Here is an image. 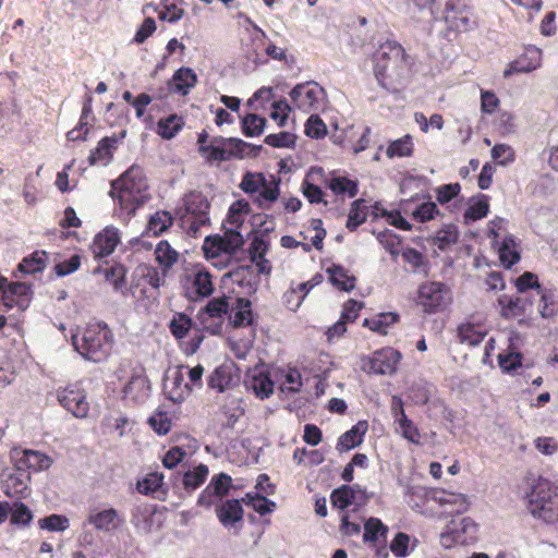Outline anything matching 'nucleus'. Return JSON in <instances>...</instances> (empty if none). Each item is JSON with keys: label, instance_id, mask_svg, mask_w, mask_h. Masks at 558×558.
Masks as SVG:
<instances>
[{"label": "nucleus", "instance_id": "338daca9", "mask_svg": "<svg viewBox=\"0 0 558 558\" xmlns=\"http://www.w3.org/2000/svg\"><path fill=\"white\" fill-rule=\"evenodd\" d=\"M270 248V243L264 236L255 235L248 246V256L251 260H257L265 257Z\"/></svg>", "mask_w": 558, "mask_h": 558}, {"label": "nucleus", "instance_id": "a18cd8bd", "mask_svg": "<svg viewBox=\"0 0 558 558\" xmlns=\"http://www.w3.org/2000/svg\"><path fill=\"white\" fill-rule=\"evenodd\" d=\"M459 240V231L454 225H446L439 229L433 238V244L440 251H445Z\"/></svg>", "mask_w": 558, "mask_h": 558}, {"label": "nucleus", "instance_id": "8fccbe9b", "mask_svg": "<svg viewBox=\"0 0 558 558\" xmlns=\"http://www.w3.org/2000/svg\"><path fill=\"white\" fill-rule=\"evenodd\" d=\"M173 223V217L170 211L158 210L150 216L147 230L154 235H159L167 231Z\"/></svg>", "mask_w": 558, "mask_h": 558}, {"label": "nucleus", "instance_id": "cd10ccee", "mask_svg": "<svg viewBox=\"0 0 558 558\" xmlns=\"http://www.w3.org/2000/svg\"><path fill=\"white\" fill-rule=\"evenodd\" d=\"M367 429V422L359 421L355 425H353L349 430L339 437L337 442V450L339 452H344L360 446L364 440V436Z\"/></svg>", "mask_w": 558, "mask_h": 558}, {"label": "nucleus", "instance_id": "37998d69", "mask_svg": "<svg viewBox=\"0 0 558 558\" xmlns=\"http://www.w3.org/2000/svg\"><path fill=\"white\" fill-rule=\"evenodd\" d=\"M414 151L413 138L407 134L389 143L386 155L388 158L411 157Z\"/></svg>", "mask_w": 558, "mask_h": 558}, {"label": "nucleus", "instance_id": "aec40b11", "mask_svg": "<svg viewBox=\"0 0 558 558\" xmlns=\"http://www.w3.org/2000/svg\"><path fill=\"white\" fill-rule=\"evenodd\" d=\"M542 56L543 52L539 48L532 45L525 47L523 52L504 70V77L535 71L542 65Z\"/></svg>", "mask_w": 558, "mask_h": 558}, {"label": "nucleus", "instance_id": "2f4dec72", "mask_svg": "<svg viewBox=\"0 0 558 558\" xmlns=\"http://www.w3.org/2000/svg\"><path fill=\"white\" fill-rule=\"evenodd\" d=\"M154 254L155 259L162 271V276H167L169 270L178 263L179 259V253L167 240H161L156 245Z\"/></svg>", "mask_w": 558, "mask_h": 558}, {"label": "nucleus", "instance_id": "423d86ee", "mask_svg": "<svg viewBox=\"0 0 558 558\" xmlns=\"http://www.w3.org/2000/svg\"><path fill=\"white\" fill-rule=\"evenodd\" d=\"M183 205L177 210L181 227L190 235L196 236L202 227L210 225V203L207 197L198 191L186 193L182 199Z\"/></svg>", "mask_w": 558, "mask_h": 558}, {"label": "nucleus", "instance_id": "bb28decb", "mask_svg": "<svg viewBox=\"0 0 558 558\" xmlns=\"http://www.w3.org/2000/svg\"><path fill=\"white\" fill-rule=\"evenodd\" d=\"M499 306V315L505 319H514L524 315L527 305L526 299L519 295L502 294L497 300Z\"/></svg>", "mask_w": 558, "mask_h": 558}, {"label": "nucleus", "instance_id": "58836bf2", "mask_svg": "<svg viewBox=\"0 0 558 558\" xmlns=\"http://www.w3.org/2000/svg\"><path fill=\"white\" fill-rule=\"evenodd\" d=\"M367 215L368 207L366 206V202L363 198L353 201L348 214L347 229L351 232L355 231L366 221Z\"/></svg>", "mask_w": 558, "mask_h": 558}, {"label": "nucleus", "instance_id": "6e6552de", "mask_svg": "<svg viewBox=\"0 0 558 558\" xmlns=\"http://www.w3.org/2000/svg\"><path fill=\"white\" fill-rule=\"evenodd\" d=\"M402 354L399 350L385 347L371 355L360 357V368L368 375H393L397 373Z\"/></svg>", "mask_w": 558, "mask_h": 558}, {"label": "nucleus", "instance_id": "de8ad7c7", "mask_svg": "<svg viewBox=\"0 0 558 558\" xmlns=\"http://www.w3.org/2000/svg\"><path fill=\"white\" fill-rule=\"evenodd\" d=\"M9 514L10 523L21 527L28 526L34 518L32 510L22 501L13 502Z\"/></svg>", "mask_w": 558, "mask_h": 558}, {"label": "nucleus", "instance_id": "b1692460", "mask_svg": "<svg viewBox=\"0 0 558 558\" xmlns=\"http://www.w3.org/2000/svg\"><path fill=\"white\" fill-rule=\"evenodd\" d=\"M119 242L118 230L107 227L94 238L90 250L95 258L107 257L114 252Z\"/></svg>", "mask_w": 558, "mask_h": 558}, {"label": "nucleus", "instance_id": "49530a36", "mask_svg": "<svg viewBox=\"0 0 558 558\" xmlns=\"http://www.w3.org/2000/svg\"><path fill=\"white\" fill-rule=\"evenodd\" d=\"M489 211L488 196L481 194L476 201L472 202L464 211L465 222L477 221L487 216Z\"/></svg>", "mask_w": 558, "mask_h": 558}, {"label": "nucleus", "instance_id": "6ab92c4d", "mask_svg": "<svg viewBox=\"0 0 558 558\" xmlns=\"http://www.w3.org/2000/svg\"><path fill=\"white\" fill-rule=\"evenodd\" d=\"M31 288L25 282L12 281L8 278L0 277V300L7 310L14 306L22 307L23 303L28 300Z\"/></svg>", "mask_w": 558, "mask_h": 558}, {"label": "nucleus", "instance_id": "79ce46f5", "mask_svg": "<svg viewBox=\"0 0 558 558\" xmlns=\"http://www.w3.org/2000/svg\"><path fill=\"white\" fill-rule=\"evenodd\" d=\"M274 386L269 374L265 372H258L252 375L248 381L250 389H252L259 399L269 398L274 392Z\"/></svg>", "mask_w": 558, "mask_h": 558}, {"label": "nucleus", "instance_id": "ddd939ff", "mask_svg": "<svg viewBox=\"0 0 558 558\" xmlns=\"http://www.w3.org/2000/svg\"><path fill=\"white\" fill-rule=\"evenodd\" d=\"M165 277L161 269L150 265H141L134 271L129 290L134 298H148V288L157 292L163 283Z\"/></svg>", "mask_w": 558, "mask_h": 558}, {"label": "nucleus", "instance_id": "e433bc0d", "mask_svg": "<svg viewBox=\"0 0 558 558\" xmlns=\"http://www.w3.org/2000/svg\"><path fill=\"white\" fill-rule=\"evenodd\" d=\"M388 526L380 519L369 518L364 523L363 541L366 544H377L379 541H386Z\"/></svg>", "mask_w": 558, "mask_h": 558}, {"label": "nucleus", "instance_id": "bf43d9fd", "mask_svg": "<svg viewBox=\"0 0 558 558\" xmlns=\"http://www.w3.org/2000/svg\"><path fill=\"white\" fill-rule=\"evenodd\" d=\"M266 183V178L260 172H246L241 181L240 187L247 194L257 193Z\"/></svg>", "mask_w": 558, "mask_h": 558}, {"label": "nucleus", "instance_id": "052dcab7", "mask_svg": "<svg viewBox=\"0 0 558 558\" xmlns=\"http://www.w3.org/2000/svg\"><path fill=\"white\" fill-rule=\"evenodd\" d=\"M182 0H161L163 11L159 14L160 20H167L169 23H177L182 19L184 10L179 7Z\"/></svg>", "mask_w": 558, "mask_h": 558}, {"label": "nucleus", "instance_id": "412c9836", "mask_svg": "<svg viewBox=\"0 0 558 558\" xmlns=\"http://www.w3.org/2000/svg\"><path fill=\"white\" fill-rule=\"evenodd\" d=\"M228 319L233 328H245L257 325V316L252 308V301L247 298H236L230 306Z\"/></svg>", "mask_w": 558, "mask_h": 558}, {"label": "nucleus", "instance_id": "7c9ffc66", "mask_svg": "<svg viewBox=\"0 0 558 558\" xmlns=\"http://www.w3.org/2000/svg\"><path fill=\"white\" fill-rule=\"evenodd\" d=\"M149 383L145 376L134 375L123 388L125 399L135 403H143L149 395Z\"/></svg>", "mask_w": 558, "mask_h": 558}, {"label": "nucleus", "instance_id": "c85d7f7f", "mask_svg": "<svg viewBox=\"0 0 558 558\" xmlns=\"http://www.w3.org/2000/svg\"><path fill=\"white\" fill-rule=\"evenodd\" d=\"M89 524L96 530L110 532L116 530L122 522L118 512L113 508L101 511H92L87 518Z\"/></svg>", "mask_w": 558, "mask_h": 558}, {"label": "nucleus", "instance_id": "5fc2aeb1", "mask_svg": "<svg viewBox=\"0 0 558 558\" xmlns=\"http://www.w3.org/2000/svg\"><path fill=\"white\" fill-rule=\"evenodd\" d=\"M241 124L242 133L246 137H254L263 133L266 119L255 113H247L242 118Z\"/></svg>", "mask_w": 558, "mask_h": 558}, {"label": "nucleus", "instance_id": "69168bd1", "mask_svg": "<svg viewBox=\"0 0 558 558\" xmlns=\"http://www.w3.org/2000/svg\"><path fill=\"white\" fill-rule=\"evenodd\" d=\"M460 192V183L442 184L435 189V196L439 204L445 205L456 198Z\"/></svg>", "mask_w": 558, "mask_h": 558}, {"label": "nucleus", "instance_id": "393cba45", "mask_svg": "<svg viewBox=\"0 0 558 558\" xmlns=\"http://www.w3.org/2000/svg\"><path fill=\"white\" fill-rule=\"evenodd\" d=\"M31 475L23 471H19L9 474L3 483V492L10 498L23 499L29 496Z\"/></svg>", "mask_w": 558, "mask_h": 558}, {"label": "nucleus", "instance_id": "a19ab883", "mask_svg": "<svg viewBox=\"0 0 558 558\" xmlns=\"http://www.w3.org/2000/svg\"><path fill=\"white\" fill-rule=\"evenodd\" d=\"M330 282L342 291H351L355 288V278L348 274L343 266L332 265L327 269Z\"/></svg>", "mask_w": 558, "mask_h": 558}, {"label": "nucleus", "instance_id": "20e7f679", "mask_svg": "<svg viewBox=\"0 0 558 558\" xmlns=\"http://www.w3.org/2000/svg\"><path fill=\"white\" fill-rule=\"evenodd\" d=\"M529 513L545 524L558 522V487L539 476L525 495Z\"/></svg>", "mask_w": 558, "mask_h": 558}, {"label": "nucleus", "instance_id": "473e14b6", "mask_svg": "<svg viewBox=\"0 0 558 558\" xmlns=\"http://www.w3.org/2000/svg\"><path fill=\"white\" fill-rule=\"evenodd\" d=\"M400 320V316L395 312H384L369 318H365L363 326L379 335H387L389 328Z\"/></svg>", "mask_w": 558, "mask_h": 558}, {"label": "nucleus", "instance_id": "39448f33", "mask_svg": "<svg viewBox=\"0 0 558 558\" xmlns=\"http://www.w3.org/2000/svg\"><path fill=\"white\" fill-rule=\"evenodd\" d=\"M432 11L450 31L462 33L476 26L474 12L468 0H433Z\"/></svg>", "mask_w": 558, "mask_h": 558}, {"label": "nucleus", "instance_id": "4d7b16f0", "mask_svg": "<svg viewBox=\"0 0 558 558\" xmlns=\"http://www.w3.org/2000/svg\"><path fill=\"white\" fill-rule=\"evenodd\" d=\"M439 215L440 210L438 209L436 203L430 201L420 204L411 211L412 219L422 223L430 221Z\"/></svg>", "mask_w": 558, "mask_h": 558}, {"label": "nucleus", "instance_id": "9d476101", "mask_svg": "<svg viewBox=\"0 0 558 558\" xmlns=\"http://www.w3.org/2000/svg\"><path fill=\"white\" fill-rule=\"evenodd\" d=\"M248 144L235 137L216 136L207 147H202L201 155L208 162L228 161L232 158H243Z\"/></svg>", "mask_w": 558, "mask_h": 558}, {"label": "nucleus", "instance_id": "7ed1b4c3", "mask_svg": "<svg viewBox=\"0 0 558 558\" xmlns=\"http://www.w3.org/2000/svg\"><path fill=\"white\" fill-rule=\"evenodd\" d=\"M72 343L85 360L101 363L112 352L114 335L106 323H89L82 332L72 336Z\"/></svg>", "mask_w": 558, "mask_h": 558}, {"label": "nucleus", "instance_id": "774afa93", "mask_svg": "<svg viewBox=\"0 0 558 558\" xmlns=\"http://www.w3.org/2000/svg\"><path fill=\"white\" fill-rule=\"evenodd\" d=\"M305 134L312 138H322L327 134L325 122L317 114H312L305 123Z\"/></svg>", "mask_w": 558, "mask_h": 558}, {"label": "nucleus", "instance_id": "f03ea898", "mask_svg": "<svg viewBox=\"0 0 558 558\" xmlns=\"http://www.w3.org/2000/svg\"><path fill=\"white\" fill-rule=\"evenodd\" d=\"M373 61L375 77L386 89L401 84L411 68L409 54L396 40H387L381 44L374 53Z\"/></svg>", "mask_w": 558, "mask_h": 558}, {"label": "nucleus", "instance_id": "f257e3e1", "mask_svg": "<svg viewBox=\"0 0 558 558\" xmlns=\"http://www.w3.org/2000/svg\"><path fill=\"white\" fill-rule=\"evenodd\" d=\"M147 180L140 167H131L111 183L110 196L116 203L114 211L124 221L130 220L148 199Z\"/></svg>", "mask_w": 558, "mask_h": 558}, {"label": "nucleus", "instance_id": "3c124183", "mask_svg": "<svg viewBox=\"0 0 558 558\" xmlns=\"http://www.w3.org/2000/svg\"><path fill=\"white\" fill-rule=\"evenodd\" d=\"M303 386L302 376L296 367H289L281 376L280 390L284 393H296Z\"/></svg>", "mask_w": 558, "mask_h": 558}, {"label": "nucleus", "instance_id": "13d9d810", "mask_svg": "<svg viewBox=\"0 0 558 558\" xmlns=\"http://www.w3.org/2000/svg\"><path fill=\"white\" fill-rule=\"evenodd\" d=\"M498 364L504 373H511L522 366L520 352L506 351L498 354Z\"/></svg>", "mask_w": 558, "mask_h": 558}, {"label": "nucleus", "instance_id": "9b49d317", "mask_svg": "<svg viewBox=\"0 0 558 558\" xmlns=\"http://www.w3.org/2000/svg\"><path fill=\"white\" fill-rule=\"evenodd\" d=\"M450 302V291L445 283L426 281L418 287L416 303L425 313L441 312Z\"/></svg>", "mask_w": 558, "mask_h": 558}, {"label": "nucleus", "instance_id": "680f3d73", "mask_svg": "<svg viewBox=\"0 0 558 558\" xmlns=\"http://www.w3.org/2000/svg\"><path fill=\"white\" fill-rule=\"evenodd\" d=\"M163 475L157 472L147 474L137 482V490L143 495L156 493L162 485Z\"/></svg>", "mask_w": 558, "mask_h": 558}, {"label": "nucleus", "instance_id": "f3484780", "mask_svg": "<svg viewBox=\"0 0 558 558\" xmlns=\"http://www.w3.org/2000/svg\"><path fill=\"white\" fill-rule=\"evenodd\" d=\"M232 482V477L227 473L221 472L213 475L208 485L199 494L197 505L209 508L216 505L217 500L222 501L229 495Z\"/></svg>", "mask_w": 558, "mask_h": 558}, {"label": "nucleus", "instance_id": "4be33fe9", "mask_svg": "<svg viewBox=\"0 0 558 558\" xmlns=\"http://www.w3.org/2000/svg\"><path fill=\"white\" fill-rule=\"evenodd\" d=\"M391 413L395 417V422L399 424V430L407 440L412 444H421V434L417 426L408 418L401 398L393 397L391 403Z\"/></svg>", "mask_w": 558, "mask_h": 558}, {"label": "nucleus", "instance_id": "0eeeda50", "mask_svg": "<svg viewBox=\"0 0 558 558\" xmlns=\"http://www.w3.org/2000/svg\"><path fill=\"white\" fill-rule=\"evenodd\" d=\"M244 244L243 235L236 229H228L223 235H208L204 240L203 251L205 257L213 262L218 268L228 266L233 254H235Z\"/></svg>", "mask_w": 558, "mask_h": 558}, {"label": "nucleus", "instance_id": "72a5a7b5", "mask_svg": "<svg viewBox=\"0 0 558 558\" xmlns=\"http://www.w3.org/2000/svg\"><path fill=\"white\" fill-rule=\"evenodd\" d=\"M487 331L480 323H463L458 327V337L461 343L477 345L485 338Z\"/></svg>", "mask_w": 558, "mask_h": 558}, {"label": "nucleus", "instance_id": "f704fd0d", "mask_svg": "<svg viewBox=\"0 0 558 558\" xmlns=\"http://www.w3.org/2000/svg\"><path fill=\"white\" fill-rule=\"evenodd\" d=\"M357 494H362V490L355 486L342 485L331 492L330 502L332 507L343 511L354 504Z\"/></svg>", "mask_w": 558, "mask_h": 558}, {"label": "nucleus", "instance_id": "864d4df0", "mask_svg": "<svg viewBox=\"0 0 558 558\" xmlns=\"http://www.w3.org/2000/svg\"><path fill=\"white\" fill-rule=\"evenodd\" d=\"M539 314L543 318H551L558 312V294L554 290L539 291Z\"/></svg>", "mask_w": 558, "mask_h": 558}, {"label": "nucleus", "instance_id": "ea45409f", "mask_svg": "<svg viewBox=\"0 0 558 558\" xmlns=\"http://www.w3.org/2000/svg\"><path fill=\"white\" fill-rule=\"evenodd\" d=\"M119 138L117 136H106L98 142V145L89 154L90 165L108 160L112 157V151L117 148Z\"/></svg>", "mask_w": 558, "mask_h": 558}, {"label": "nucleus", "instance_id": "dca6fc26", "mask_svg": "<svg viewBox=\"0 0 558 558\" xmlns=\"http://www.w3.org/2000/svg\"><path fill=\"white\" fill-rule=\"evenodd\" d=\"M59 403L73 416L84 418L89 412V402L84 389L76 385L60 388L57 392Z\"/></svg>", "mask_w": 558, "mask_h": 558}, {"label": "nucleus", "instance_id": "f8f14e48", "mask_svg": "<svg viewBox=\"0 0 558 558\" xmlns=\"http://www.w3.org/2000/svg\"><path fill=\"white\" fill-rule=\"evenodd\" d=\"M230 303L226 295L211 299L205 307L197 313V320L202 329L210 335H220L223 317L229 314Z\"/></svg>", "mask_w": 558, "mask_h": 558}, {"label": "nucleus", "instance_id": "603ef678", "mask_svg": "<svg viewBox=\"0 0 558 558\" xmlns=\"http://www.w3.org/2000/svg\"><path fill=\"white\" fill-rule=\"evenodd\" d=\"M192 326V318L184 313H174L169 323V329L175 339L185 338Z\"/></svg>", "mask_w": 558, "mask_h": 558}, {"label": "nucleus", "instance_id": "c756f323", "mask_svg": "<svg viewBox=\"0 0 558 558\" xmlns=\"http://www.w3.org/2000/svg\"><path fill=\"white\" fill-rule=\"evenodd\" d=\"M196 83L197 75L194 70L182 66L173 73L172 78L169 82V87L171 90L185 96L196 85Z\"/></svg>", "mask_w": 558, "mask_h": 558}, {"label": "nucleus", "instance_id": "a878e982", "mask_svg": "<svg viewBox=\"0 0 558 558\" xmlns=\"http://www.w3.org/2000/svg\"><path fill=\"white\" fill-rule=\"evenodd\" d=\"M494 243L497 245L499 260L505 268L510 269L521 258V254L518 248L519 244L512 235H506L501 242L497 241L498 234L496 232H494Z\"/></svg>", "mask_w": 558, "mask_h": 558}, {"label": "nucleus", "instance_id": "c9c22d12", "mask_svg": "<svg viewBox=\"0 0 558 558\" xmlns=\"http://www.w3.org/2000/svg\"><path fill=\"white\" fill-rule=\"evenodd\" d=\"M183 117L175 113L161 118L157 123V134L163 140L173 138L184 126Z\"/></svg>", "mask_w": 558, "mask_h": 558}, {"label": "nucleus", "instance_id": "6e6d98bb", "mask_svg": "<svg viewBox=\"0 0 558 558\" xmlns=\"http://www.w3.org/2000/svg\"><path fill=\"white\" fill-rule=\"evenodd\" d=\"M279 194L278 184L271 185L266 181L265 185H263L258 191V195L255 197L254 203H256L262 209H269L271 203L278 199Z\"/></svg>", "mask_w": 558, "mask_h": 558}, {"label": "nucleus", "instance_id": "4468645a", "mask_svg": "<svg viewBox=\"0 0 558 558\" xmlns=\"http://www.w3.org/2000/svg\"><path fill=\"white\" fill-rule=\"evenodd\" d=\"M10 458L15 469L25 473L48 470L52 459L38 450L13 448Z\"/></svg>", "mask_w": 558, "mask_h": 558}, {"label": "nucleus", "instance_id": "c03bdc74", "mask_svg": "<svg viewBox=\"0 0 558 558\" xmlns=\"http://www.w3.org/2000/svg\"><path fill=\"white\" fill-rule=\"evenodd\" d=\"M209 474L207 465L201 463L193 470H189L183 474L182 484L185 490L193 492L204 484Z\"/></svg>", "mask_w": 558, "mask_h": 558}, {"label": "nucleus", "instance_id": "4c0bfd02", "mask_svg": "<svg viewBox=\"0 0 558 558\" xmlns=\"http://www.w3.org/2000/svg\"><path fill=\"white\" fill-rule=\"evenodd\" d=\"M48 254L45 251H35L24 257L17 266L19 271L27 275L41 272L47 265Z\"/></svg>", "mask_w": 558, "mask_h": 558}, {"label": "nucleus", "instance_id": "5701e85b", "mask_svg": "<svg viewBox=\"0 0 558 558\" xmlns=\"http://www.w3.org/2000/svg\"><path fill=\"white\" fill-rule=\"evenodd\" d=\"M215 506L216 515L223 527L229 529L243 521L244 510L239 499H226Z\"/></svg>", "mask_w": 558, "mask_h": 558}, {"label": "nucleus", "instance_id": "1a4fd4ad", "mask_svg": "<svg viewBox=\"0 0 558 558\" xmlns=\"http://www.w3.org/2000/svg\"><path fill=\"white\" fill-rule=\"evenodd\" d=\"M182 287L185 295L191 300L208 298L215 291L210 271L199 264L185 270Z\"/></svg>", "mask_w": 558, "mask_h": 558}, {"label": "nucleus", "instance_id": "0e129e2a", "mask_svg": "<svg viewBox=\"0 0 558 558\" xmlns=\"http://www.w3.org/2000/svg\"><path fill=\"white\" fill-rule=\"evenodd\" d=\"M157 507L151 505L140 506L133 513L132 522L135 526H143L146 531H150L151 524L149 519L156 513Z\"/></svg>", "mask_w": 558, "mask_h": 558}, {"label": "nucleus", "instance_id": "a211bd4d", "mask_svg": "<svg viewBox=\"0 0 558 558\" xmlns=\"http://www.w3.org/2000/svg\"><path fill=\"white\" fill-rule=\"evenodd\" d=\"M206 380L209 389L221 393L238 385L240 372L234 363L226 362L215 367Z\"/></svg>", "mask_w": 558, "mask_h": 558}, {"label": "nucleus", "instance_id": "09e8293b", "mask_svg": "<svg viewBox=\"0 0 558 558\" xmlns=\"http://www.w3.org/2000/svg\"><path fill=\"white\" fill-rule=\"evenodd\" d=\"M329 189L336 195L347 194L349 197H355L359 193L357 181L351 180L347 177H335L331 178L328 183Z\"/></svg>", "mask_w": 558, "mask_h": 558}, {"label": "nucleus", "instance_id": "2eb2a0df", "mask_svg": "<svg viewBox=\"0 0 558 558\" xmlns=\"http://www.w3.org/2000/svg\"><path fill=\"white\" fill-rule=\"evenodd\" d=\"M324 89L317 83L298 84L290 93L293 105L303 112L317 111L322 107Z\"/></svg>", "mask_w": 558, "mask_h": 558}, {"label": "nucleus", "instance_id": "e2e57ef3", "mask_svg": "<svg viewBox=\"0 0 558 558\" xmlns=\"http://www.w3.org/2000/svg\"><path fill=\"white\" fill-rule=\"evenodd\" d=\"M40 529L48 530L50 532H62L69 527V520L65 515L50 514L38 521Z\"/></svg>", "mask_w": 558, "mask_h": 558}]
</instances>
